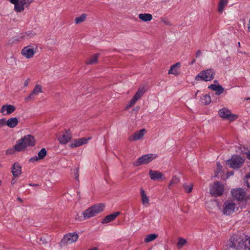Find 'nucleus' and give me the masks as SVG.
I'll return each mask as SVG.
<instances>
[{
    "label": "nucleus",
    "instance_id": "nucleus-49",
    "mask_svg": "<svg viewBox=\"0 0 250 250\" xmlns=\"http://www.w3.org/2000/svg\"><path fill=\"white\" fill-rule=\"evenodd\" d=\"M16 181H17V180L16 179H15L14 178H13L11 180V184L14 185L16 182Z\"/></svg>",
    "mask_w": 250,
    "mask_h": 250
},
{
    "label": "nucleus",
    "instance_id": "nucleus-9",
    "mask_svg": "<svg viewBox=\"0 0 250 250\" xmlns=\"http://www.w3.org/2000/svg\"><path fill=\"white\" fill-rule=\"evenodd\" d=\"M233 198L237 201H244L246 199V192L242 188H234L231 191Z\"/></svg>",
    "mask_w": 250,
    "mask_h": 250
},
{
    "label": "nucleus",
    "instance_id": "nucleus-7",
    "mask_svg": "<svg viewBox=\"0 0 250 250\" xmlns=\"http://www.w3.org/2000/svg\"><path fill=\"white\" fill-rule=\"evenodd\" d=\"M79 236L76 232L69 233L65 234L63 239L60 242V245L61 247L65 245L71 244L73 242H76L78 239Z\"/></svg>",
    "mask_w": 250,
    "mask_h": 250
},
{
    "label": "nucleus",
    "instance_id": "nucleus-48",
    "mask_svg": "<svg viewBox=\"0 0 250 250\" xmlns=\"http://www.w3.org/2000/svg\"><path fill=\"white\" fill-rule=\"evenodd\" d=\"M201 55V51L200 50H198L197 51L196 54V57H200Z\"/></svg>",
    "mask_w": 250,
    "mask_h": 250
},
{
    "label": "nucleus",
    "instance_id": "nucleus-25",
    "mask_svg": "<svg viewBox=\"0 0 250 250\" xmlns=\"http://www.w3.org/2000/svg\"><path fill=\"white\" fill-rule=\"evenodd\" d=\"M181 64L180 62H177L172 65L168 70V74H173L178 75L179 74L178 68L180 67Z\"/></svg>",
    "mask_w": 250,
    "mask_h": 250
},
{
    "label": "nucleus",
    "instance_id": "nucleus-44",
    "mask_svg": "<svg viewBox=\"0 0 250 250\" xmlns=\"http://www.w3.org/2000/svg\"><path fill=\"white\" fill-rule=\"evenodd\" d=\"M75 176V179L78 181L79 180V174H78V169H77L76 170Z\"/></svg>",
    "mask_w": 250,
    "mask_h": 250
},
{
    "label": "nucleus",
    "instance_id": "nucleus-30",
    "mask_svg": "<svg viewBox=\"0 0 250 250\" xmlns=\"http://www.w3.org/2000/svg\"><path fill=\"white\" fill-rule=\"evenodd\" d=\"M158 235L155 233H151L146 236L144 242L145 243H149L150 242L155 239H156L158 237Z\"/></svg>",
    "mask_w": 250,
    "mask_h": 250
},
{
    "label": "nucleus",
    "instance_id": "nucleus-47",
    "mask_svg": "<svg viewBox=\"0 0 250 250\" xmlns=\"http://www.w3.org/2000/svg\"><path fill=\"white\" fill-rule=\"evenodd\" d=\"M163 22H164L166 24H167V25H169L170 24V21H168L167 20V19H164L163 20Z\"/></svg>",
    "mask_w": 250,
    "mask_h": 250
},
{
    "label": "nucleus",
    "instance_id": "nucleus-10",
    "mask_svg": "<svg viewBox=\"0 0 250 250\" xmlns=\"http://www.w3.org/2000/svg\"><path fill=\"white\" fill-rule=\"evenodd\" d=\"M224 190L223 185L219 182H216L210 188V193L213 196H219L223 194Z\"/></svg>",
    "mask_w": 250,
    "mask_h": 250
},
{
    "label": "nucleus",
    "instance_id": "nucleus-46",
    "mask_svg": "<svg viewBox=\"0 0 250 250\" xmlns=\"http://www.w3.org/2000/svg\"><path fill=\"white\" fill-rule=\"evenodd\" d=\"M32 2L31 0H26V3L25 4L26 7L28 6L30 3Z\"/></svg>",
    "mask_w": 250,
    "mask_h": 250
},
{
    "label": "nucleus",
    "instance_id": "nucleus-5",
    "mask_svg": "<svg viewBox=\"0 0 250 250\" xmlns=\"http://www.w3.org/2000/svg\"><path fill=\"white\" fill-rule=\"evenodd\" d=\"M245 159L239 155L232 156L230 159L226 161V164L230 168L236 169L240 167L244 163Z\"/></svg>",
    "mask_w": 250,
    "mask_h": 250
},
{
    "label": "nucleus",
    "instance_id": "nucleus-43",
    "mask_svg": "<svg viewBox=\"0 0 250 250\" xmlns=\"http://www.w3.org/2000/svg\"><path fill=\"white\" fill-rule=\"evenodd\" d=\"M6 121L5 120V119H2L0 120V124L1 125H6Z\"/></svg>",
    "mask_w": 250,
    "mask_h": 250
},
{
    "label": "nucleus",
    "instance_id": "nucleus-53",
    "mask_svg": "<svg viewBox=\"0 0 250 250\" xmlns=\"http://www.w3.org/2000/svg\"><path fill=\"white\" fill-rule=\"evenodd\" d=\"M233 171H231V172H230V173H229V176H230V175H233Z\"/></svg>",
    "mask_w": 250,
    "mask_h": 250
},
{
    "label": "nucleus",
    "instance_id": "nucleus-56",
    "mask_svg": "<svg viewBox=\"0 0 250 250\" xmlns=\"http://www.w3.org/2000/svg\"><path fill=\"white\" fill-rule=\"evenodd\" d=\"M18 199H19V200H20V201H21V200L20 198H18Z\"/></svg>",
    "mask_w": 250,
    "mask_h": 250
},
{
    "label": "nucleus",
    "instance_id": "nucleus-23",
    "mask_svg": "<svg viewBox=\"0 0 250 250\" xmlns=\"http://www.w3.org/2000/svg\"><path fill=\"white\" fill-rule=\"evenodd\" d=\"M120 214L119 212H115L112 214L107 215L105 217H104L102 221V224H106L109 223L115 220L116 217H117Z\"/></svg>",
    "mask_w": 250,
    "mask_h": 250
},
{
    "label": "nucleus",
    "instance_id": "nucleus-19",
    "mask_svg": "<svg viewBox=\"0 0 250 250\" xmlns=\"http://www.w3.org/2000/svg\"><path fill=\"white\" fill-rule=\"evenodd\" d=\"M71 134L69 130L66 131L59 138V140L61 144H66L71 139Z\"/></svg>",
    "mask_w": 250,
    "mask_h": 250
},
{
    "label": "nucleus",
    "instance_id": "nucleus-21",
    "mask_svg": "<svg viewBox=\"0 0 250 250\" xmlns=\"http://www.w3.org/2000/svg\"><path fill=\"white\" fill-rule=\"evenodd\" d=\"M12 173L14 177H19L21 173V167L18 163H15L12 167Z\"/></svg>",
    "mask_w": 250,
    "mask_h": 250
},
{
    "label": "nucleus",
    "instance_id": "nucleus-45",
    "mask_svg": "<svg viewBox=\"0 0 250 250\" xmlns=\"http://www.w3.org/2000/svg\"><path fill=\"white\" fill-rule=\"evenodd\" d=\"M29 81H30V79L28 78V79H26L24 81V87H26L28 85V83H29Z\"/></svg>",
    "mask_w": 250,
    "mask_h": 250
},
{
    "label": "nucleus",
    "instance_id": "nucleus-12",
    "mask_svg": "<svg viewBox=\"0 0 250 250\" xmlns=\"http://www.w3.org/2000/svg\"><path fill=\"white\" fill-rule=\"evenodd\" d=\"M36 48L32 46H27L24 47L21 50V54L23 55L26 58L30 59L33 57L35 52Z\"/></svg>",
    "mask_w": 250,
    "mask_h": 250
},
{
    "label": "nucleus",
    "instance_id": "nucleus-36",
    "mask_svg": "<svg viewBox=\"0 0 250 250\" xmlns=\"http://www.w3.org/2000/svg\"><path fill=\"white\" fill-rule=\"evenodd\" d=\"M222 167L219 162L217 163L216 168L214 171V174L215 177H219V174L222 170Z\"/></svg>",
    "mask_w": 250,
    "mask_h": 250
},
{
    "label": "nucleus",
    "instance_id": "nucleus-37",
    "mask_svg": "<svg viewBox=\"0 0 250 250\" xmlns=\"http://www.w3.org/2000/svg\"><path fill=\"white\" fill-rule=\"evenodd\" d=\"M139 99H138L134 95L133 97L130 100L128 104L127 105V107H129L133 105Z\"/></svg>",
    "mask_w": 250,
    "mask_h": 250
},
{
    "label": "nucleus",
    "instance_id": "nucleus-15",
    "mask_svg": "<svg viewBox=\"0 0 250 250\" xmlns=\"http://www.w3.org/2000/svg\"><path fill=\"white\" fill-rule=\"evenodd\" d=\"M42 87L41 85L37 84L35 86L34 89L32 90L30 94L25 98L26 101H29L31 100H34L36 96L38 95L40 93H42Z\"/></svg>",
    "mask_w": 250,
    "mask_h": 250
},
{
    "label": "nucleus",
    "instance_id": "nucleus-13",
    "mask_svg": "<svg viewBox=\"0 0 250 250\" xmlns=\"http://www.w3.org/2000/svg\"><path fill=\"white\" fill-rule=\"evenodd\" d=\"M9 1L14 5V9L17 12L23 11L26 3V0H9Z\"/></svg>",
    "mask_w": 250,
    "mask_h": 250
},
{
    "label": "nucleus",
    "instance_id": "nucleus-2",
    "mask_svg": "<svg viewBox=\"0 0 250 250\" xmlns=\"http://www.w3.org/2000/svg\"><path fill=\"white\" fill-rule=\"evenodd\" d=\"M35 144V140L33 136L27 135L19 140L14 146V148L16 151H21L27 146H32Z\"/></svg>",
    "mask_w": 250,
    "mask_h": 250
},
{
    "label": "nucleus",
    "instance_id": "nucleus-34",
    "mask_svg": "<svg viewBox=\"0 0 250 250\" xmlns=\"http://www.w3.org/2000/svg\"><path fill=\"white\" fill-rule=\"evenodd\" d=\"M40 239L42 244H46L51 241L50 237L47 234L42 235L40 237Z\"/></svg>",
    "mask_w": 250,
    "mask_h": 250
},
{
    "label": "nucleus",
    "instance_id": "nucleus-27",
    "mask_svg": "<svg viewBox=\"0 0 250 250\" xmlns=\"http://www.w3.org/2000/svg\"><path fill=\"white\" fill-rule=\"evenodd\" d=\"M139 18L144 21H149L152 19V16L149 13H142L138 16Z\"/></svg>",
    "mask_w": 250,
    "mask_h": 250
},
{
    "label": "nucleus",
    "instance_id": "nucleus-14",
    "mask_svg": "<svg viewBox=\"0 0 250 250\" xmlns=\"http://www.w3.org/2000/svg\"><path fill=\"white\" fill-rule=\"evenodd\" d=\"M146 130L145 129H142L139 131L133 133L128 137V140L130 141H135L141 139L144 135Z\"/></svg>",
    "mask_w": 250,
    "mask_h": 250
},
{
    "label": "nucleus",
    "instance_id": "nucleus-16",
    "mask_svg": "<svg viewBox=\"0 0 250 250\" xmlns=\"http://www.w3.org/2000/svg\"><path fill=\"white\" fill-rule=\"evenodd\" d=\"M15 107L11 104L3 105L0 109V112L3 115H9L15 111Z\"/></svg>",
    "mask_w": 250,
    "mask_h": 250
},
{
    "label": "nucleus",
    "instance_id": "nucleus-4",
    "mask_svg": "<svg viewBox=\"0 0 250 250\" xmlns=\"http://www.w3.org/2000/svg\"><path fill=\"white\" fill-rule=\"evenodd\" d=\"M158 157L156 154L149 153L142 155L134 161L133 165L135 167H138L142 165L147 164L151 162L152 160Z\"/></svg>",
    "mask_w": 250,
    "mask_h": 250
},
{
    "label": "nucleus",
    "instance_id": "nucleus-24",
    "mask_svg": "<svg viewBox=\"0 0 250 250\" xmlns=\"http://www.w3.org/2000/svg\"><path fill=\"white\" fill-rule=\"evenodd\" d=\"M141 201L143 205H148L149 202V198L146 195L145 190L141 188L140 189Z\"/></svg>",
    "mask_w": 250,
    "mask_h": 250
},
{
    "label": "nucleus",
    "instance_id": "nucleus-3",
    "mask_svg": "<svg viewBox=\"0 0 250 250\" xmlns=\"http://www.w3.org/2000/svg\"><path fill=\"white\" fill-rule=\"evenodd\" d=\"M104 208V205L102 203L95 205L85 210L82 213L84 219H87L94 217L102 212Z\"/></svg>",
    "mask_w": 250,
    "mask_h": 250
},
{
    "label": "nucleus",
    "instance_id": "nucleus-50",
    "mask_svg": "<svg viewBox=\"0 0 250 250\" xmlns=\"http://www.w3.org/2000/svg\"><path fill=\"white\" fill-rule=\"evenodd\" d=\"M29 185L30 186H36V187H39V185L38 184H30Z\"/></svg>",
    "mask_w": 250,
    "mask_h": 250
},
{
    "label": "nucleus",
    "instance_id": "nucleus-54",
    "mask_svg": "<svg viewBox=\"0 0 250 250\" xmlns=\"http://www.w3.org/2000/svg\"><path fill=\"white\" fill-rule=\"evenodd\" d=\"M195 62V60H193L192 62H191V64H193V63H194Z\"/></svg>",
    "mask_w": 250,
    "mask_h": 250
},
{
    "label": "nucleus",
    "instance_id": "nucleus-55",
    "mask_svg": "<svg viewBox=\"0 0 250 250\" xmlns=\"http://www.w3.org/2000/svg\"><path fill=\"white\" fill-rule=\"evenodd\" d=\"M1 181L0 180V186L1 185Z\"/></svg>",
    "mask_w": 250,
    "mask_h": 250
},
{
    "label": "nucleus",
    "instance_id": "nucleus-20",
    "mask_svg": "<svg viewBox=\"0 0 250 250\" xmlns=\"http://www.w3.org/2000/svg\"><path fill=\"white\" fill-rule=\"evenodd\" d=\"M149 175L150 178L154 181L159 180L163 177L162 172L157 170H150L149 171Z\"/></svg>",
    "mask_w": 250,
    "mask_h": 250
},
{
    "label": "nucleus",
    "instance_id": "nucleus-33",
    "mask_svg": "<svg viewBox=\"0 0 250 250\" xmlns=\"http://www.w3.org/2000/svg\"><path fill=\"white\" fill-rule=\"evenodd\" d=\"M187 243V241L186 239H184L183 238H179L178 239V241L177 244V248L178 249H181L183 248L184 246H185Z\"/></svg>",
    "mask_w": 250,
    "mask_h": 250
},
{
    "label": "nucleus",
    "instance_id": "nucleus-28",
    "mask_svg": "<svg viewBox=\"0 0 250 250\" xmlns=\"http://www.w3.org/2000/svg\"><path fill=\"white\" fill-rule=\"evenodd\" d=\"M229 0H219L218 5V11L219 13H222L224 8L227 5Z\"/></svg>",
    "mask_w": 250,
    "mask_h": 250
},
{
    "label": "nucleus",
    "instance_id": "nucleus-22",
    "mask_svg": "<svg viewBox=\"0 0 250 250\" xmlns=\"http://www.w3.org/2000/svg\"><path fill=\"white\" fill-rule=\"evenodd\" d=\"M208 88L216 91V94L218 95L222 94L224 90V88L218 83L217 84H211L208 86Z\"/></svg>",
    "mask_w": 250,
    "mask_h": 250
},
{
    "label": "nucleus",
    "instance_id": "nucleus-26",
    "mask_svg": "<svg viewBox=\"0 0 250 250\" xmlns=\"http://www.w3.org/2000/svg\"><path fill=\"white\" fill-rule=\"evenodd\" d=\"M19 121L16 117L10 118L6 122V125L11 128L15 127L18 124Z\"/></svg>",
    "mask_w": 250,
    "mask_h": 250
},
{
    "label": "nucleus",
    "instance_id": "nucleus-32",
    "mask_svg": "<svg viewBox=\"0 0 250 250\" xmlns=\"http://www.w3.org/2000/svg\"><path fill=\"white\" fill-rule=\"evenodd\" d=\"M86 14H83L80 16L77 17L75 19V22L76 24H79L83 22L86 18Z\"/></svg>",
    "mask_w": 250,
    "mask_h": 250
},
{
    "label": "nucleus",
    "instance_id": "nucleus-11",
    "mask_svg": "<svg viewBox=\"0 0 250 250\" xmlns=\"http://www.w3.org/2000/svg\"><path fill=\"white\" fill-rule=\"evenodd\" d=\"M236 204L231 201L227 200L223 205V212L224 214L229 215L235 211Z\"/></svg>",
    "mask_w": 250,
    "mask_h": 250
},
{
    "label": "nucleus",
    "instance_id": "nucleus-29",
    "mask_svg": "<svg viewBox=\"0 0 250 250\" xmlns=\"http://www.w3.org/2000/svg\"><path fill=\"white\" fill-rule=\"evenodd\" d=\"M99 54L97 53L91 56L86 62L87 64H93L97 62Z\"/></svg>",
    "mask_w": 250,
    "mask_h": 250
},
{
    "label": "nucleus",
    "instance_id": "nucleus-52",
    "mask_svg": "<svg viewBox=\"0 0 250 250\" xmlns=\"http://www.w3.org/2000/svg\"><path fill=\"white\" fill-rule=\"evenodd\" d=\"M88 250H97V249L96 247H93L92 249H89Z\"/></svg>",
    "mask_w": 250,
    "mask_h": 250
},
{
    "label": "nucleus",
    "instance_id": "nucleus-6",
    "mask_svg": "<svg viewBox=\"0 0 250 250\" xmlns=\"http://www.w3.org/2000/svg\"><path fill=\"white\" fill-rule=\"evenodd\" d=\"M214 71L212 69L204 70L199 73L196 77L195 80L198 81H210L213 79Z\"/></svg>",
    "mask_w": 250,
    "mask_h": 250
},
{
    "label": "nucleus",
    "instance_id": "nucleus-51",
    "mask_svg": "<svg viewBox=\"0 0 250 250\" xmlns=\"http://www.w3.org/2000/svg\"><path fill=\"white\" fill-rule=\"evenodd\" d=\"M247 157L248 159H250V151L247 154Z\"/></svg>",
    "mask_w": 250,
    "mask_h": 250
},
{
    "label": "nucleus",
    "instance_id": "nucleus-40",
    "mask_svg": "<svg viewBox=\"0 0 250 250\" xmlns=\"http://www.w3.org/2000/svg\"><path fill=\"white\" fill-rule=\"evenodd\" d=\"M247 186L250 187V173L247 174L244 179Z\"/></svg>",
    "mask_w": 250,
    "mask_h": 250
},
{
    "label": "nucleus",
    "instance_id": "nucleus-38",
    "mask_svg": "<svg viewBox=\"0 0 250 250\" xmlns=\"http://www.w3.org/2000/svg\"><path fill=\"white\" fill-rule=\"evenodd\" d=\"M178 182H179L178 178L176 176H173L172 179L171 180V181L169 183V188H170V187L173 185L177 184Z\"/></svg>",
    "mask_w": 250,
    "mask_h": 250
},
{
    "label": "nucleus",
    "instance_id": "nucleus-41",
    "mask_svg": "<svg viewBox=\"0 0 250 250\" xmlns=\"http://www.w3.org/2000/svg\"><path fill=\"white\" fill-rule=\"evenodd\" d=\"M15 151H16V150H15L14 148H10L6 150V153L7 154H12L14 153Z\"/></svg>",
    "mask_w": 250,
    "mask_h": 250
},
{
    "label": "nucleus",
    "instance_id": "nucleus-1",
    "mask_svg": "<svg viewBox=\"0 0 250 250\" xmlns=\"http://www.w3.org/2000/svg\"><path fill=\"white\" fill-rule=\"evenodd\" d=\"M237 236L233 235L227 242L226 249H236V250H250V238L238 239Z\"/></svg>",
    "mask_w": 250,
    "mask_h": 250
},
{
    "label": "nucleus",
    "instance_id": "nucleus-57",
    "mask_svg": "<svg viewBox=\"0 0 250 250\" xmlns=\"http://www.w3.org/2000/svg\"><path fill=\"white\" fill-rule=\"evenodd\" d=\"M1 167V165L0 164V167Z\"/></svg>",
    "mask_w": 250,
    "mask_h": 250
},
{
    "label": "nucleus",
    "instance_id": "nucleus-31",
    "mask_svg": "<svg viewBox=\"0 0 250 250\" xmlns=\"http://www.w3.org/2000/svg\"><path fill=\"white\" fill-rule=\"evenodd\" d=\"M146 89L145 86L139 87L135 96L138 99H140L146 92Z\"/></svg>",
    "mask_w": 250,
    "mask_h": 250
},
{
    "label": "nucleus",
    "instance_id": "nucleus-39",
    "mask_svg": "<svg viewBox=\"0 0 250 250\" xmlns=\"http://www.w3.org/2000/svg\"><path fill=\"white\" fill-rule=\"evenodd\" d=\"M183 187H184V189L188 193H189V192H191V191H192L193 186L191 184H190L189 185H188L187 184H184L183 185Z\"/></svg>",
    "mask_w": 250,
    "mask_h": 250
},
{
    "label": "nucleus",
    "instance_id": "nucleus-17",
    "mask_svg": "<svg viewBox=\"0 0 250 250\" xmlns=\"http://www.w3.org/2000/svg\"><path fill=\"white\" fill-rule=\"evenodd\" d=\"M47 154V151L45 148H42L38 153V156H34L30 158L29 161L34 163L43 159Z\"/></svg>",
    "mask_w": 250,
    "mask_h": 250
},
{
    "label": "nucleus",
    "instance_id": "nucleus-42",
    "mask_svg": "<svg viewBox=\"0 0 250 250\" xmlns=\"http://www.w3.org/2000/svg\"><path fill=\"white\" fill-rule=\"evenodd\" d=\"M75 219L76 220H78L80 221H83V220H84L83 219V216H80L78 214H77L76 215Z\"/></svg>",
    "mask_w": 250,
    "mask_h": 250
},
{
    "label": "nucleus",
    "instance_id": "nucleus-35",
    "mask_svg": "<svg viewBox=\"0 0 250 250\" xmlns=\"http://www.w3.org/2000/svg\"><path fill=\"white\" fill-rule=\"evenodd\" d=\"M201 102L205 104H208L211 102V98L208 95H203L201 98Z\"/></svg>",
    "mask_w": 250,
    "mask_h": 250
},
{
    "label": "nucleus",
    "instance_id": "nucleus-18",
    "mask_svg": "<svg viewBox=\"0 0 250 250\" xmlns=\"http://www.w3.org/2000/svg\"><path fill=\"white\" fill-rule=\"evenodd\" d=\"M90 139L89 138H82L74 140V141L70 144V146L71 147H76L80 146L83 145L87 143L88 141Z\"/></svg>",
    "mask_w": 250,
    "mask_h": 250
},
{
    "label": "nucleus",
    "instance_id": "nucleus-8",
    "mask_svg": "<svg viewBox=\"0 0 250 250\" xmlns=\"http://www.w3.org/2000/svg\"><path fill=\"white\" fill-rule=\"evenodd\" d=\"M218 114L220 117L222 118L228 120L230 121L235 120L237 117L236 115L232 114L230 111L226 107H223L219 109L218 111Z\"/></svg>",
    "mask_w": 250,
    "mask_h": 250
}]
</instances>
